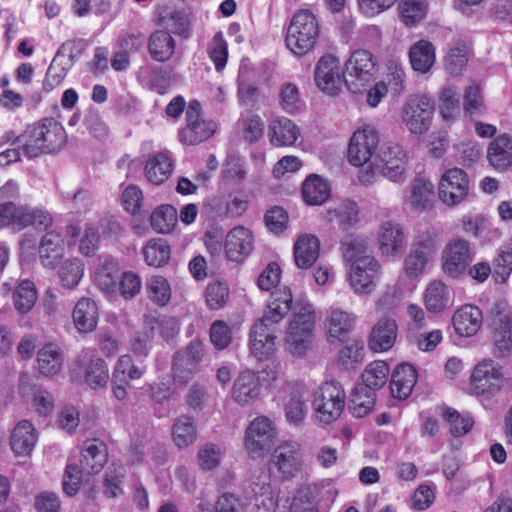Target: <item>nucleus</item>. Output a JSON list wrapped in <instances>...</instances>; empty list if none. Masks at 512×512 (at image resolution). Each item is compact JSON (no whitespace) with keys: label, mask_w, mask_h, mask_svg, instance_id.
<instances>
[{"label":"nucleus","mask_w":512,"mask_h":512,"mask_svg":"<svg viewBox=\"0 0 512 512\" xmlns=\"http://www.w3.org/2000/svg\"><path fill=\"white\" fill-rule=\"evenodd\" d=\"M289 311L293 317L287 332V345L294 354L305 352L315 325L314 309L308 301L294 302L291 290L283 287L271 293L267 310L250 333V349L258 359H267L273 353L278 324Z\"/></svg>","instance_id":"f257e3e1"},{"label":"nucleus","mask_w":512,"mask_h":512,"mask_svg":"<svg viewBox=\"0 0 512 512\" xmlns=\"http://www.w3.org/2000/svg\"><path fill=\"white\" fill-rule=\"evenodd\" d=\"M65 142V130L53 118H46L41 123L29 126L16 139V144L28 158H36L44 153H53L61 149Z\"/></svg>","instance_id":"f03ea898"},{"label":"nucleus","mask_w":512,"mask_h":512,"mask_svg":"<svg viewBox=\"0 0 512 512\" xmlns=\"http://www.w3.org/2000/svg\"><path fill=\"white\" fill-rule=\"evenodd\" d=\"M107 459L108 452L105 443L96 439L86 440L79 459L80 465L70 463L65 468L62 479L64 492L68 496H74L79 490L84 475L99 473Z\"/></svg>","instance_id":"7ed1b4c3"},{"label":"nucleus","mask_w":512,"mask_h":512,"mask_svg":"<svg viewBox=\"0 0 512 512\" xmlns=\"http://www.w3.org/2000/svg\"><path fill=\"white\" fill-rule=\"evenodd\" d=\"M379 143L378 132L374 127L366 126L352 135L348 146V159L354 166H367L366 172L359 177L364 184L370 182L373 177V162Z\"/></svg>","instance_id":"20e7f679"},{"label":"nucleus","mask_w":512,"mask_h":512,"mask_svg":"<svg viewBox=\"0 0 512 512\" xmlns=\"http://www.w3.org/2000/svg\"><path fill=\"white\" fill-rule=\"evenodd\" d=\"M345 400V391L338 381L324 382L312 400L317 421L323 425L335 422L344 411Z\"/></svg>","instance_id":"39448f33"},{"label":"nucleus","mask_w":512,"mask_h":512,"mask_svg":"<svg viewBox=\"0 0 512 512\" xmlns=\"http://www.w3.org/2000/svg\"><path fill=\"white\" fill-rule=\"evenodd\" d=\"M319 27L315 16L307 10L296 13L287 29L286 46L295 55L307 54L316 44Z\"/></svg>","instance_id":"423d86ee"},{"label":"nucleus","mask_w":512,"mask_h":512,"mask_svg":"<svg viewBox=\"0 0 512 512\" xmlns=\"http://www.w3.org/2000/svg\"><path fill=\"white\" fill-rule=\"evenodd\" d=\"M378 60L368 50H355L345 63L344 82L353 93L361 92L376 79Z\"/></svg>","instance_id":"0eeeda50"},{"label":"nucleus","mask_w":512,"mask_h":512,"mask_svg":"<svg viewBox=\"0 0 512 512\" xmlns=\"http://www.w3.org/2000/svg\"><path fill=\"white\" fill-rule=\"evenodd\" d=\"M434 103L426 95L410 96L401 109V119L406 128L416 135L426 133L433 119Z\"/></svg>","instance_id":"6e6552de"},{"label":"nucleus","mask_w":512,"mask_h":512,"mask_svg":"<svg viewBox=\"0 0 512 512\" xmlns=\"http://www.w3.org/2000/svg\"><path fill=\"white\" fill-rule=\"evenodd\" d=\"M205 355L204 343L192 340L187 346L177 351L172 360V375L175 382L187 384L198 372Z\"/></svg>","instance_id":"1a4fd4ad"},{"label":"nucleus","mask_w":512,"mask_h":512,"mask_svg":"<svg viewBox=\"0 0 512 512\" xmlns=\"http://www.w3.org/2000/svg\"><path fill=\"white\" fill-rule=\"evenodd\" d=\"M490 326L493 329V340L496 354L505 357L512 349V321L507 303H494L489 311Z\"/></svg>","instance_id":"9d476101"},{"label":"nucleus","mask_w":512,"mask_h":512,"mask_svg":"<svg viewBox=\"0 0 512 512\" xmlns=\"http://www.w3.org/2000/svg\"><path fill=\"white\" fill-rule=\"evenodd\" d=\"M275 429L272 422L264 416L257 417L246 430L245 448L253 459L262 457L273 445Z\"/></svg>","instance_id":"9b49d317"},{"label":"nucleus","mask_w":512,"mask_h":512,"mask_svg":"<svg viewBox=\"0 0 512 512\" xmlns=\"http://www.w3.org/2000/svg\"><path fill=\"white\" fill-rule=\"evenodd\" d=\"M442 269L451 278H459L465 274L473 260L471 244L464 239L451 240L443 251Z\"/></svg>","instance_id":"f8f14e48"},{"label":"nucleus","mask_w":512,"mask_h":512,"mask_svg":"<svg viewBox=\"0 0 512 512\" xmlns=\"http://www.w3.org/2000/svg\"><path fill=\"white\" fill-rule=\"evenodd\" d=\"M502 385V369L493 361H484L474 368L471 389L476 396L490 398L501 390Z\"/></svg>","instance_id":"ddd939ff"},{"label":"nucleus","mask_w":512,"mask_h":512,"mask_svg":"<svg viewBox=\"0 0 512 512\" xmlns=\"http://www.w3.org/2000/svg\"><path fill=\"white\" fill-rule=\"evenodd\" d=\"M186 127L180 131L181 141L187 145H197L211 137L216 129L212 121L201 116V104L197 100L189 103L186 111Z\"/></svg>","instance_id":"4468645a"},{"label":"nucleus","mask_w":512,"mask_h":512,"mask_svg":"<svg viewBox=\"0 0 512 512\" xmlns=\"http://www.w3.org/2000/svg\"><path fill=\"white\" fill-rule=\"evenodd\" d=\"M467 174L459 168L448 169L441 177L438 186L439 199L447 206L461 203L468 195Z\"/></svg>","instance_id":"2eb2a0df"},{"label":"nucleus","mask_w":512,"mask_h":512,"mask_svg":"<svg viewBox=\"0 0 512 512\" xmlns=\"http://www.w3.org/2000/svg\"><path fill=\"white\" fill-rule=\"evenodd\" d=\"M314 79L321 91L330 95L337 94L344 81L338 58L331 54L322 56L316 64Z\"/></svg>","instance_id":"dca6fc26"},{"label":"nucleus","mask_w":512,"mask_h":512,"mask_svg":"<svg viewBox=\"0 0 512 512\" xmlns=\"http://www.w3.org/2000/svg\"><path fill=\"white\" fill-rule=\"evenodd\" d=\"M380 275V264L375 258L358 260L349 269L350 285L357 294H371Z\"/></svg>","instance_id":"f3484780"},{"label":"nucleus","mask_w":512,"mask_h":512,"mask_svg":"<svg viewBox=\"0 0 512 512\" xmlns=\"http://www.w3.org/2000/svg\"><path fill=\"white\" fill-rule=\"evenodd\" d=\"M300 451V445L293 441H285L274 449L271 462L284 478H292L300 471Z\"/></svg>","instance_id":"a211bd4d"},{"label":"nucleus","mask_w":512,"mask_h":512,"mask_svg":"<svg viewBox=\"0 0 512 512\" xmlns=\"http://www.w3.org/2000/svg\"><path fill=\"white\" fill-rule=\"evenodd\" d=\"M398 325L394 318L383 316L373 325L368 346L374 352H385L390 350L397 339Z\"/></svg>","instance_id":"6ab92c4d"},{"label":"nucleus","mask_w":512,"mask_h":512,"mask_svg":"<svg viewBox=\"0 0 512 512\" xmlns=\"http://www.w3.org/2000/svg\"><path fill=\"white\" fill-rule=\"evenodd\" d=\"M356 316L338 307H331L326 314L325 328L330 342L344 341L352 331Z\"/></svg>","instance_id":"aec40b11"},{"label":"nucleus","mask_w":512,"mask_h":512,"mask_svg":"<svg viewBox=\"0 0 512 512\" xmlns=\"http://www.w3.org/2000/svg\"><path fill=\"white\" fill-rule=\"evenodd\" d=\"M306 394L304 384L294 383L289 385L283 403L285 417L289 424L297 427L303 424L307 414Z\"/></svg>","instance_id":"412c9836"},{"label":"nucleus","mask_w":512,"mask_h":512,"mask_svg":"<svg viewBox=\"0 0 512 512\" xmlns=\"http://www.w3.org/2000/svg\"><path fill=\"white\" fill-rule=\"evenodd\" d=\"M252 249L253 237L248 229L239 226L227 234L225 252L229 260L240 262L251 253Z\"/></svg>","instance_id":"4be33fe9"},{"label":"nucleus","mask_w":512,"mask_h":512,"mask_svg":"<svg viewBox=\"0 0 512 512\" xmlns=\"http://www.w3.org/2000/svg\"><path fill=\"white\" fill-rule=\"evenodd\" d=\"M405 235L401 225L393 220L383 221L378 231L379 248L383 255L393 256L404 247Z\"/></svg>","instance_id":"5701e85b"},{"label":"nucleus","mask_w":512,"mask_h":512,"mask_svg":"<svg viewBox=\"0 0 512 512\" xmlns=\"http://www.w3.org/2000/svg\"><path fill=\"white\" fill-rule=\"evenodd\" d=\"M487 159L495 170H509L512 167V137L501 134L494 138L488 146Z\"/></svg>","instance_id":"b1692460"},{"label":"nucleus","mask_w":512,"mask_h":512,"mask_svg":"<svg viewBox=\"0 0 512 512\" xmlns=\"http://www.w3.org/2000/svg\"><path fill=\"white\" fill-rule=\"evenodd\" d=\"M320 253V241L314 235L304 234L298 237L293 247L296 266L300 269L311 268Z\"/></svg>","instance_id":"393cba45"},{"label":"nucleus","mask_w":512,"mask_h":512,"mask_svg":"<svg viewBox=\"0 0 512 512\" xmlns=\"http://www.w3.org/2000/svg\"><path fill=\"white\" fill-rule=\"evenodd\" d=\"M268 130L270 142L276 147L293 145L300 134L296 124L283 116L272 119L269 123Z\"/></svg>","instance_id":"a878e982"},{"label":"nucleus","mask_w":512,"mask_h":512,"mask_svg":"<svg viewBox=\"0 0 512 512\" xmlns=\"http://www.w3.org/2000/svg\"><path fill=\"white\" fill-rule=\"evenodd\" d=\"M417 381L416 370L410 364H399L391 375V395L397 399H406Z\"/></svg>","instance_id":"bb28decb"},{"label":"nucleus","mask_w":512,"mask_h":512,"mask_svg":"<svg viewBox=\"0 0 512 512\" xmlns=\"http://www.w3.org/2000/svg\"><path fill=\"white\" fill-rule=\"evenodd\" d=\"M79 45V43H63L57 50L55 57L48 67L46 76L43 83L45 91L49 92L54 88L58 87L67 75V68L59 62V58L66 54L73 60L75 55L73 54V47Z\"/></svg>","instance_id":"cd10ccee"},{"label":"nucleus","mask_w":512,"mask_h":512,"mask_svg":"<svg viewBox=\"0 0 512 512\" xmlns=\"http://www.w3.org/2000/svg\"><path fill=\"white\" fill-rule=\"evenodd\" d=\"M482 323L481 310L473 305H464L453 315V326L455 331L465 337L477 333Z\"/></svg>","instance_id":"c85d7f7f"},{"label":"nucleus","mask_w":512,"mask_h":512,"mask_svg":"<svg viewBox=\"0 0 512 512\" xmlns=\"http://www.w3.org/2000/svg\"><path fill=\"white\" fill-rule=\"evenodd\" d=\"M73 321L79 332L89 333L96 329L98 322V306L90 298H81L73 310Z\"/></svg>","instance_id":"c756f323"},{"label":"nucleus","mask_w":512,"mask_h":512,"mask_svg":"<svg viewBox=\"0 0 512 512\" xmlns=\"http://www.w3.org/2000/svg\"><path fill=\"white\" fill-rule=\"evenodd\" d=\"M434 200V185L430 180L417 177L411 184L410 195L406 198L407 204L414 211H425L432 206Z\"/></svg>","instance_id":"7c9ffc66"},{"label":"nucleus","mask_w":512,"mask_h":512,"mask_svg":"<svg viewBox=\"0 0 512 512\" xmlns=\"http://www.w3.org/2000/svg\"><path fill=\"white\" fill-rule=\"evenodd\" d=\"M324 218L336 224L343 231L349 230L359 221L358 205L350 200H344L336 207L328 209Z\"/></svg>","instance_id":"2f4dec72"},{"label":"nucleus","mask_w":512,"mask_h":512,"mask_svg":"<svg viewBox=\"0 0 512 512\" xmlns=\"http://www.w3.org/2000/svg\"><path fill=\"white\" fill-rule=\"evenodd\" d=\"M64 355L57 344L47 343L37 353L38 371L46 377L58 374L62 368Z\"/></svg>","instance_id":"473e14b6"},{"label":"nucleus","mask_w":512,"mask_h":512,"mask_svg":"<svg viewBox=\"0 0 512 512\" xmlns=\"http://www.w3.org/2000/svg\"><path fill=\"white\" fill-rule=\"evenodd\" d=\"M259 378L252 372H243L235 380L232 395L239 404H249L259 396Z\"/></svg>","instance_id":"72a5a7b5"},{"label":"nucleus","mask_w":512,"mask_h":512,"mask_svg":"<svg viewBox=\"0 0 512 512\" xmlns=\"http://www.w3.org/2000/svg\"><path fill=\"white\" fill-rule=\"evenodd\" d=\"M424 303L428 311L440 313L452 305L450 289L442 281L428 284L424 293Z\"/></svg>","instance_id":"f704fd0d"},{"label":"nucleus","mask_w":512,"mask_h":512,"mask_svg":"<svg viewBox=\"0 0 512 512\" xmlns=\"http://www.w3.org/2000/svg\"><path fill=\"white\" fill-rule=\"evenodd\" d=\"M64 240L61 235L55 231L46 233L39 245V256L41 263L45 267H55L62 257Z\"/></svg>","instance_id":"c9c22d12"},{"label":"nucleus","mask_w":512,"mask_h":512,"mask_svg":"<svg viewBox=\"0 0 512 512\" xmlns=\"http://www.w3.org/2000/svg\"><path fill=\"white\" fill-rule=\"evenodd\" d=\"M409 59L413 70L426 73L435 62V48L427 40L421 39L409 49Z\"/></svg>","instance_id":"e433bc0d"},{"label":"nucleus","mask_w":512,"mask_h":512,"mask_svg":"<svg viewBox=\"0 0 512 512\" xmlns=\"http://www.w3.org/2000/svg\"><path fill=\"white\" fill-rule=\"evenodd\" d=\"M175 40L164 30L153 32L148 40V51L153 60L165 62L174 54Z\"/></svg>","instance_id":"4c0bfd02"},{"label":"nucleus","mask_w":512,"mask_h":512,"mask_svg":"<svg viewBox=\"0 0 512 512\" xmlns=\"http://www.w3.org/2000/svg\"><path fill=\"white\" fill-rule=\"evenodd\" d=\"M35 429L28 421H21L14 428L10 439L11 449L16 455H28L36 442Z\"/></svg>","instance_id":"58836bf2"},{"label":"nucleus","mask_w":512,"mask_h":512,"mask_svg":"<svg viewBox=\"0 0 512 512\" xmlns=\"http://www.w3.org/2000/svg\"><path fill=\"white\" fill-rule=\"evenodd\" d=\"M172 160L166 153H157L145 165L147 180L155 185L165 182L172 172Z\"/></svg>","instance_id":"ea45409f"},{"label":"nucleus","mask_w":512,"mask_h":512,"mask_svg":"<svg viewBox=\"0 0 512 512\" xmlns=\"http://www.w3.org/2000/svg\"><path fill=\"white\" fill-rule=\"evenodd\" d=\"M302 196L309 205H321L330 196V186L322 177L311 175L303 182Z\"/></svg>","instance_id":"a19ab883"},{"label":"nucleus","mask_w":512,"mask_h":512,"mask_svg":"<svg viewBox=\"0 0 512 512\" xmlns=\"http://www.w3.org/2000/svg\"><path fill=\"white\" fill-rule=\"evenodd\" d=\"M341 249L344 260L350 265L364 258H375L369 252L367 240L361 236L347 235L341 241Z\"/></svg>","instance_id":"79ce46f5"},{"label":"nucleus","mask_w":512,"mask_h":512,"mask_svg":"<svg viewBox=\"0 0 512 512\" xmlns=\"http://www.w3.org/2000/svg\"><path fill=\"white\" fill-rule=\"evenodd\" d=\"M375 400L374 391L362 384H358L351 394L349 409L354 417H364L374 407Z\"/></svg>","instance_id":"37998d69"},{"label":"nucleus","mask_w":512,"mask_h":512,"mask_svg":"<svg viewBox=\"0 0 512 512\" xmlns=\"http://www.w3.org/2000/svg\"><path fill=\"white\" fill-rule=\"evenodd\" d=\"M172 437L179 448L193 444L197 439V429L194 419L190 416H180L172 426Z\"/></svg>","instance_id":"c03bdc74"},{"label":"nucleus","mask_w":512,"mask_h":512,"mask_svg":"<svg viewBox=\"0 0 512 512\" xmlns=\"http://www.w3.org/2000/svg\"><path fill=\"white\" fill-rule=\"evenodd\" d=\"M389 373L390 368L385 361L371 362L362 372V385L375 392L386 384Z\"/></svg>","instance_id":"a18cd8bd"},{"label":"nucleus","mask_w":512,"mask_h":512,"mask_svg":"<svg viewBox=\"0 0 512 512\" xmlns=\"http://www.w3.org/2000/svg\"><path fill=\"white\" fill-rule=\"evenodd\" d=\"M170 246L162 238L149 240L143 248V257L147 265L161 267L170 259Z\"/></svg>","instance_id":"49530a36"},{"label":"nucleus","mask_w":512,"mask_h":512,"mask_svg":"<svg viewBox=\"0 0 512 512\" xmlns=\"http://www.w3.org/2000/svg\"><path fill=\"white\" fill-rule=\"evenodd\" d=\"M427 0H398V11L402 22L408 26H415L427 14Z\"/></svg>","instance_id":"de8ad7c7"},{"label":"nucleus","mask_w":512,"mask_h":512,"mask_svg":"<svg viewBox=\"0 0 512 512\" xmlns=\"http://www.w3.org/2000/svg\"><path fill=\"white\" fill-rule=\"evenodd\" d=\"M126 477V469L123 465L112 464L106 470L103 479V494L113 499L123 494V483Z\"/></svg>","instance_id":"09e8293b"},{"label":"nucleus","mask_w":512,"mask_h":512,"mask_svg":"<svg viewBox=\"0 0 512 512\" xmlns=\"http://www.w3.org/2000/svg\"><path fill=\"white\" fill-rule=\"evenodd\" d=\"M178 221L176 209L169 204L158 206L150 216L152 228L161 234L169 233L176 226Z\"/></svg>","instance_id":"8fccbe9b"},{"label":"nucleus","mask_w":512,"mask_h":512,"mask_svg":"<svg viewBox=\"0 0 512 512\" xmlns=\"http://www.w3.org/2000/svg\"><path fill=\"white\" fill-rule=\"evenodd\" d=\"M85 383L92 389L106 387L109 380V370L107 363L99 358H93L85 369Z\"/></svg>","instance_id":"3c124183"},{"label":"nucleus","mask_w":512,"mask_h":512,"mask_svg":"<svg viewBox=\"0 0 512 512\" xmlns=\"http://www.w3.org/2000/svg\"><path fill=\"white\" fill-rule=\"evenodd\" d=\"M37 300V292L33 282L23 280L16 287L13 293V302L15 309L20 313L29 312Z\"/></svg>","instance_id":"603ef678"},{"label":"nucleus","mask_w":512,"mask_h":512,"mask_svg":"<svg viewBox=\"0 0 512 512\" xmlns=\"http://www.w3.org/2000/svg\"><path fill=\"white\" fill-rule=\"evenodd\" d=\"M192 13L188 9L174 10L162 18L167 29L176 35L188 37L191 28Z\"/></svg>","instance_id":"864d4df0"},{"label":"nucleus","mask_w":512,"mask_h":512,"mask_svg":"<svg viewBox=\"0 0 512 512\" xmlns=\"http://www.w3.org/2000/svg\"><path fill=\"white\" fill-rule=\"evenodd\" d=\"M84 273V264L78 258L64 261L59 270V277L64 287L68 289L75 288L81 280Z\"/></svg>","instance_id":"5fc2aeb1"},{"label":"nucleus","mask_w":512,"mask_h":512,"mask_svg":"<svg viewBox=\"0 0 512 512\" xmlns=\"http://www.w3.org/2000/svg\"><path fill=\"white\" fill-rule=\"evenodd\" d=\"M428 263V253L425 247L415 246L409 254L406 256L404 261V270L407 276L417 277L421 275Z\"/></svg>","instance_id":"6e6d98bb"},{"label":"nucleus","mask_w":512,"mask_h":512,"mask_svg":"<svg viewBox=\"0 0 512 512\" xmlns=\"http://www.w3.org/2000/svg\"><path fill=\"white\" fill-rule=\"evenodd\" d=\"M149 299L158 306L166 305L171 298V289L168 281L162 276H153L147 283Z\"/></svg>","instance_id":"4d7b16f0"},{"label":"nucleus","mask_w":512,"mask_h":512,"mask_svg":"<svg viewBox=\"0 0 512 512\" xmlns=\"http://www.w3.org/2000/svg\"><path fill=\"white\" fill-rule=\"evenodd\" d=\"M442 416L443 419L451 425L450 433L454 437L467 434L473 426V420L470 416H462L457 410L450 407L443 409Z\"/></svg>","instance_id":"13d9d810"},{"label":"nucleus","mask_w":512,"mask_h":512,"mask_svg":"<svg viewBox=\"0 0 512 512\" xmlns=\"http://www.w3.org/2000/svg\"><path fill=\"white\" fill-rule=\"evenodd\" d=\"M494 271L501 282H505L512 272V241L503 244L494 259Z\"/></svg>","instance_id":"bf43d9fd"},{"label":"nucleus","mask_w":512,"mask_h":512,"mask_svg":"<svg viewBox=\"0 0 512 512\" xmlns=\"http://www.w3.org/2000/svg\"><path fill=\"white\" fill-rule=\"evenodd\" d=\"M208 53L216 70H223L227 62L228 50L227 43L221 32H218L213 36L208 47Z\"/></svg>","instance_id":"052dcab7"},{"label":"nucleus","mask_w":512,"mask_h":512,"mask_svg":"<svg viewBox=\"0 0 512 512\" xmlns=\"http://www.w3.org/2000/svg\"><path fill=\"white\" fill-rule=\"evenodd\" d=\"M207 305L213 309H219L225 305L229 298V288L225 283L215 282L207 286L206 289Z\"/></svg>","instance_id":"680f3d73"},{"label":"nucleus","mask_w":512,"mask_h":512,"mask_svg":"<svg viewBox=\"0 0 512 512\" xmlns=\"http://www.w3.org/2000/svg\"><path fill=\"white\" fill-rule=\"evenodd\" d=\"M197 457L203 470H212L219 465L222 452L215 444L206 443L199 449Z\"/></svg>","instance_id":"e2e57ef3"},{"label":"nucleus","mask_w":512,"mask_h":512,"mask_svg":"<svg viewBox=\"0 0 512 512\" xmlns=\"http://www.w3.org/2000/svg\"><path fill=\"white\" fill-rule=\"evenodd\" d=\"M265 124L259 115H250L242 120L243 137L248 143L257 142L264 133Z\"/></svg>","instance_id":"0e129e2a"},{"label":"nucleus","mask_w":512,"mask_h":512,"mask_svg":"<svg viewBox=\"0 0 512 512\" xmlns=\"http://www.w3.org/2000/svg\"><path fill=\"white\" fill-rule=\"evenodd\" d=\"M440 112L445 120H452L459 112V95L452 88H445L440 96Z\"/></svg>","instance_id":"69168bd1"},{"label":"nucleus","mask_w":512,"mask_h":512,"mask_svg":"<svg viewBox=\"0 0 512 512\" xmlns=\"http://www.w3.org/2000/svg\"><path fill=\"white\" fill-rule=\"evenodd\" d=\"M214 512H247V504L237 495L225 492L218 497Z\"/></svg>","instance_id":"338daca9"},{"label":"nucleus","mask_w":512,"mask_h":512,"mask_svg":"<svg viewBox=\"0 0 512 512\" xmlns=\"http://www.w3.org/2000/svg\"><path fill=\"white\" fill-rule=\"evenodd\" d=\"M117 269L113 263L102 265L96 272V282L105 292H114L117 287Z\"/></svg>","instance_id":"774afa93"}]
</instances>
